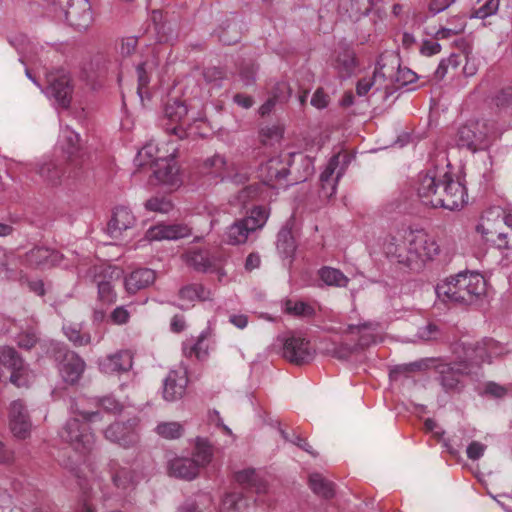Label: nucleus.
<instances>
[{
  "mask_svg": "<svg viewBox=\"0 0 512 512\" xmlns=\"http://www.w3.org/2000/svg\"><path fill=\"white\" fill-rule=\"evenodd\" d=\"M417 193L424 205L448 210L462 208L467 198L465 186L437 168L419 174Z\"/></svg>",
  "mask_w": 512,
  "mask_h": 512,
  "instance_id": "nucleus-1",
  "label": "nucleus"
},
{
  "mask_svg": "<svg viewBox=\"0 0 512 512\" xmlns=\"http://www.w3.org/2000/svg\"><path fill=\"white\" fill-rule=\"evenodd\" d=\"M436 293L444 301L471 305L485 293V280L478 273L460 272L438 284Z\"/></svg>",
  "mask_w": 512,
  "mask_h": 512,
  "instance_id": "nucleus-2",
  "label": "nucleus"
},
{
  "mask_svg": "<svg viewBox=\"0 0 512 512\" xmlns=\"http://www.w3.org/2000/svg\"><path fill=\"white\" fill-rule=\"evenodd\" d=\"M496 124L490 120H469L462 124L456 133V144L473 153L487 150L496 140Z\"/></svg>",
  "mask_w": 512,
  "mask_h": 512,
  "instance_id": "nucleus-3",
  "label": "nucleus"
},
{
  "mask_svg": "<svg viewBox=\"0 0 512 512\" xmlns=\"http://www.w3.org/2000/svg\"><path fill=\"white\" fill-rule=\"evenodd\" d=\"M79 414L83 420L76 417L68 419L59 435L74 450L85 454L92 450L95 443V437L91 432L89 423L100 419V412H80Z\"/></svg>",
  "mask_w": 512,
  "mask_h": 512,
  "instance_id": "nucleus-4",
  "label": "nucleus"
},
{
  "mask_svg": "<svg viewBox=\"0 0 512 512\" xmlns=\"http://www.w3.org/2000/svg\"><path fill=\"white\" fill-rule=\"evenodd\" d=\"M269 218V211L264 206L253 207L247 216L235 221L226 231V241L231 245H241L249 237L261 230Z\"/></svg>",
  "mask_w": 512,
  "mask_h": 512,
  "instance_id": "nucleus-5",
  "label": "nucleus"
},
{
  "mask_svg": "<svg viewBox=\"0 0 512 512\" xmlns=\"http://www.w3.org/2000/svg\"><path fill=\"white\" fill-rule=\"evenodd\" d=\"M503 225L512 230V214L496 209L482 216L476 230L482 234L486 242L492 243L499 249L508 248L506 241L508 234L502 230Z\"/></svg>",
  "mask_w": 512,
  "mask_h": 512,
  "instance_id": "nucleus-6",
  "label": "nucleus"
},
{
  "mask_svg": "<svg viewBox=\"0 0 512 512\" xmlns=\"http://www.w3.org/2000/svg\"><path fill=\"white\" fill-rule=\"evenodd\" d=\"M296 157L308 165V159L302 154L287 153L284 155L274 156L260 165V178L266 185L273 188L288 185L287 176L290 172L289 167L292 164V160H294ZM307 168L309 167L307 166ZM309 173L310 172L307 171V174Z\"/></svg>",
  "mask_w": 512,
  "mask_h": 512,
  "instance_id": "nucleus-7",
  "label": "nucleus"
},
{
  "mask_svg": "<svg viewBox=\"0 0 512 512\" xmlns=\"http://www.w3.org/2000/svg\"><path fill=\"white\" fill-rule=\"evenodd\" d=\"M52 354L64 382L71 385L76 384L84 373L85 361L64 345L54 346Z\"/></svg>",
  "mask_w": 512,
  "mask_h": 512,
  "instance_id": "nucleus-8",
  "label": "nucleus"
},
{
  "mask_svg": "<svg viewBox=\"0 0 512 512\" xmlns=\"http://www.w3.org/2000/svg\"><path fill=\"white\" fill-rule=\"evenodd\" d=\"M25 365L18 352L9 346L0 348V381L9 380L17 387L26 385Z\"/></svg>",
  "mask_w": 512,
  "mask_h": 512,
  "instance_id": "nucleus-9",
  "label": "nucleus"
},
{
  "mask_svg": "<svg viewBox=\"0 0 512 512\" xmlns=\"http://www.w3.org/2000/svg\"><path fill=\"white\" fill-rule=\"evenodd\" d=\"M279 340L283 345V357L290 363L304 365L313 360L315 351L300 333L291 331Z\"/></svg>",
  "mask_w": 512,
  "mask_h": 512,
  "instance_id": "nucleus-10",
  "label": "nucleus"
},
{
  "mask_svg": "<svg viewBox=\"0 0 512 512\" xmlns=\"http://www.w3.org/2000/svg\"><path fill=\"white\" fill-rule=\"evenodd\" d=\"M93 281L97 284L98 299L108 305L116 301V292L111 285V280L120 278L122 270L107 263L93 266L89 270Z\"/></svg>",
  "mask_w": 512,
  "mask_h": 512,
  "instance_id": "nucleus-11",
  "label": "nucleus"
},
{
  "mask_svg": "<svg viewBox=\"0 0 512 512\" xmlns=\"http://www.w3.org/2000/svg\"><path fill=\"white\" fill-rule=\"evenodd\" d=\"M138 425L136 417L113 422L104 430V437L125 449L135 447L139 443Z\"/></svg>",
  "mask_w": 512,
  "mask_h": 512,
  "instance_id": "nucleus-12",
  "label": "nucleus"
},
{
  "mask_svg": "<svg viewBox=\"0 0 512 512\" xmlns=\"http://www.w3.org/2000/svg\"><path fill=\"white\" fill-rule=\"evenodd\" d=\"M435 371L438 382L446 392H459L464 386L463 377L471 372L467 361L440 363L435 366Z\"/></svg>",
  "mask_w": 512,
  "mask_h": 512,
  "instance_id": "nucleus-13",
  "label": "nucleus"
},
{
  "mask_svg": "<svg viewBox=\"0 0 512 512\" xmlns=\"http://www.w3.org/2000/svg\"><path fill=\"white\" fill-rule=\"evenodd\" d=\"M48 86L46 94L52 97L62 107H68L71 98L73 87L71 85V78L64 70H57L50 72L46 75Z\"/></svg>",
  "mask_w": 512,
  "mask_h": 512,
  "instance_id": "nucleus-14",
  "label": "nucleus"
},
{
  "mask_svg": "<svg viewBox=\"0 0 512 512\" xmlns=\"http://www.w3.org/2000/svg\"><path fill=\"white\" fill-rule=\"evenodd\" d=\"M403 236L407 240V251L415 256H433L439 253L436 241L424 230H412L403 227Z\"/></svg>",
  "mask_w": 512,
  "mask_h": 512,
  "instance_id": "nucleus-15",
  "label": "nucleus"
},
{
  "mask_svg": "<svg viewBox=\"0 0 512 512\" xmlns=\"http://www.w3.org/2000/svg\"><path fill=\"white\" fill-rule=\"evenodd\" d=\"M62 12L68 24L79 31L86 30L93 22L91 5L88 0H72Z\"/></svg>",
  "mask_w": 512,
  "mask_h": 512,
  "instance_id": "nucleus-16",
  "label": "nucleus"
},
{
  "mask_svg": "<svg viewBox=\"0 0 512 512\" xmlns=\"http://www.w3.org/2000/svg\"><path fill=\"white\" fill-rule=\"evenodd\" d=\"M31 420L22 400H15L10 404L9 427L14 437L26 439L31 433Z\"/></svg>",
  "mask_w": 512,
  "mask_h": 512,
  "instance_id": "nucleus-17",
  "label": "nucleus"
},
{
  "mask_svg": "<svg viewBox=\"0 0 512 512\" xmlns=\"http://www.w3.org/2000/svg\"><path fill=\"white\" fill-rule=\"evenodd\" d=\"M135 225L136 217L132 211L125 206H118L113 210L106 231L112 239L118 240Z\"/></svg>",
  "mask_w": 512,
  "mask_h": 512,
  "instance_id": "nucleus-18",
  "label": "nucleus"
},
{
  "mask_svg": "<svg viewBox=\"0 0 512 512\" xmlns=\"http://www.w3.org/2000/svg\"><path fill=\"white\" fill-rule=\"evenodd\" d=\"M188 382L185 370H170L163 382V398L168 402L182 399Z\"/></svg>",
  "mask_w": 512,
  "mask_h": 512,
  "instance_id": "nucleus-19",
  "label": "nucleus"
},
{
  "mask_svg": "<svg viewBox=\"0 0 512 512\" xmlns=\"http://www.w3.org/2000/svg\"><path fill=\"white\" fill-rule=\"evenodd\" d=\"M191 229L185 224H157L150 227L145 234L149 242L161 240H177L190 236Z\"/></svg>",
  "mask_w": 512,
  "mask_h": 512,
  "instance_id": "nucleus-20",
  "label": "nucleus"
},
{
  "mask_svg": "<svg viewBox=\"0 0 512 512\" xmlns=\"http://www.w3.org/2000/svg\"><path fill=\"white\" fill-rule=\"evenodd\" d=\"M80 148V136L75 131L65 128L62 131V149L68 154L69 167H72L68 172V178H78L80 172L78 166L80 164L76 157L78 156Z\"/></svg>",
  "mask_w": 512,
  "mask_h": 512,
  "instance_id": "nucleus-21",
  "label": "nucleus"
},
{
  "mask_svg": "<svg viewBox=\"0 0 512 512\" xmlns=\"http://www.w3.org/2000/svg\"><path fill=\"white\" fill-rule=\"evenodd\" d=\"M340 155H334L330 158L325 170L320 175L322 193L325 197H331L336 192V184L344 174L345 168L339 166Z\"/></svg>",
  "mask_w": 512,
  "mask_h": 512,
  "instance_id": "nucleus-22",
  "label": "nucleus"
},
{
  "mask_svg": "<svg viewBox=\"0 0 512 512\" xmlns=\"http://www.w3.org/2000/svg\"><path fill=\"white\" fill-rule=\"evenodd\" d=\"M202 173L214 179L223 181L231 177V165L220 154L208 157L202 164Z\"/></svg>",
  "mask_w": 512,
  "mask_h": 512,
  "instance_id": "nucleus-23",
  "label": "nucleus"
},
{
  "mask_svg": "<svg viewBox=\"0 0 512 512\" xmlns=\"http://www.w3.org/2000/svg\"><path fill=\"white\" fill-rule=\"evenodd\" d=\"M156 272L149 268H139L130 273L125 279V288L128 293L135 294L154 283Z\"/></svg>",
  "mask_w": 512,
  "mask_h": 512,
  "instance_id": "nucleus-24",
  "label": "nucleus"
},
{
  "mask_svg": "<svg viewBox=\"0 0 512 512\" xmlns=\"http://www.w3.org/2000/svg\"><path fill=\"white\" fill-rule=\"evenodd\" d=\"M372 326V323L348 325L345 333L351 336V340H356L354 345L358 352L375 342L376 336L373 333L374 328Z\"/></svg>",
  "mask_w": 512,
  "mask_h": 512,
  "instance_id": "nucleus-25",
  "label": "nucleus"
},
{
  "mask_svg": "<svg viewBox=\"0 0 512 512\" xmlns=\"http://www.w3.org/2000/svg\"><path fill=\"white\" fill-rule=\"evenodd\" d=\"M199 469L200 467L197 462L192 458L178 457L169 462L170 475L184 480L196 478L199 474Z\"/></svg>",
  "mask_w": 512,
  "mask_h": 512,
  "instance_id": "nucleus-26",
  "label": "nucleus"
},
{
  "mask_svg": "<svg viewBox=\"0 0 512 512\" xmlns=\"http://www.w3.org/2000/svg\"><path fill=\"white\" fill-rule=\"evenodd\" d=\"M224 258H185V264L199 273H217L225 275L222 270Z\"/></svg>",
  "mask_w": 512,
  "mask_h": 512,
  "instance_id": "nucleus-27",
  "label": "nucleus"
},
{
  "mask_svg": "<svg viewBox=\"0 0 512 512\" xmlns=\"http://www.w3.org/2000/svg\"><path fill=\"white\" fill-rule=\"evenodd\" d=\"M333 66L339 77L343 79L350 77L356 68V58L353 50L344 48L338 51Z\"/></svg>",
  "mask_w": 512,
  "mask_h": 512,
  "instance_id": "nucleus-28",
  "label": "nucleus"
},
{
  "mask_svg": "<svg viewBox=\"0 0 512 512\" xmlns=\"http://www.w3.org/2000/svg\"><path fill=\"white\" fill-rule=\"evenodd\" d=\"M492 344V340L487 342H477L475 344L468 343L464 346V354L465 359L463 361H467L470 368L473 365H481L483 362L489 360L490 356L488 354L487 345Z\"/></svg>",
  "mask_w": 512,
  "mask_h": 512,
  "instance_id": "nucleus-29",
  "label": "nucleus"
},
{
  "mask_svg": "<svg viewBox=\"0 0 512 512\" xmlns=\"http://www.w3.org/2000/svg\"><path fill=\"white\" fill-rule=\"evenodd\" d=\"M153 166L155 167L153 170L154 176L159 182L168 185H175L177 183L178 170L167 158L157 160Z\"/></svg>",
  "mask_w": 512,
  "mask_h": 512,
  "instance_id": "nucleus-30",
  "label": "nucleus"
},
{
  "mask_svg": "<svg viewBox=\"0 0 512 512\" xmlns=\"http://www.w3.org/2000/svg\"><path fill=\"white\" fill-rule=\"evenodd\" d=\"M112 481L121 490L132 489L136 485L135 472L127 467H120L117 463L111 464Z\"/></svg>",
  "mask_w": 512,
  "mask_h": 512,
  "instance_id": "nucleus-31",
  "label": "nucleus"
},
{
  "mask_svg": "<svg viewBox=\"0 0 512 512\" xmlns=\"http://www.w3.org/2000/svg\"><path fill=\"white\" fill-rule=\"evenodd\" d=\"M178 296L181 300L187 302L212 300L211 291L204 285L198 283L187 284L181 287L178 291Z\"/></svg>",
  "mask_w": 512,
  "mask_h": 512,
  "instance_id": "nucleus-32",
  "label": "nucleus"
},
{
  "mask_svg": "<svg viewBox=\"0 0 512 512\" xmlns=\"http://www.w3.org/2000/svg\"><path fill=\"white\" fill-rule=\"evenodd\" d=\"M132 364V355L128 351H120L107 357L104 368L106 372H126Z\"/></svg>",
  "mask_w": 512,
  "mask_h": 512,
  "instance_id": "nucleus-33",
  "label": "nucleus"
},
{
  "mask_svg": "<svg viewBox=\"0 0 512 512\" xmlns=\"http://www.w3.org/2000/svg\"><path fill=\"white\" fill-rule=\"evenodd\" d=\"M309 486L316 495L324 499H331L335 495L333 482L327 480L320 473H313L309 476Z\"/></svg>",
  "mask_w": 512,
  "mask_h": 512,
  "instance_id": "nucleus-34",
  "label": "nucleus"
},
{
  "mask_svg": "<svg viewBox=\"0 0 512 512\" xmlns=\"http://www.w3.org/2000/svg\"><path fill=\"white\" fill-rule=\"evenodd\" d=\"M37 172L42 180L50 185L60 184L65 174L63 169L54 161L42 163L39 165Z\"/></svg>",
  "mask_w": 512,
  "mask_h": 512,
  "instance_id": "nucleus-35",
  "label": "nucleus"
},
{
  "mask_svg": "<svg viewBox=\"0 0 512 512\" xmlns=\"http://www.w3.org/2000/svg\"><path fill=\"white\" fill-rule=\"evenodd\" d=\"M276 248L279 254L293 256L297 244L290 228L283 227L277 234Z\"/></svg>",
  "mask_w": 512,
  "mask_h": 512,
  "instance_id": "nucleus-36",
  "label": "nucleus"
},
{
  "mask_svg": "<svg viewBox=\"0 0 512 512\" xmlns=\"http://www.w3.org/2000/svg\"><path fill=\"white\" fill-rule=\"evenodd\" d=\"M188 109L183 101L178 98L169 99L165 104V117L172 123H179L187 115Z\"/></svg>",
  "mask_w": 512,
  "mask_h": 512,
  "instance_id": "nucleus-37",
  "label": "nucleus"
},
{
  "mask_svg": "<svg viewBox=\"0 0 512 512\" xmlns=\"http://www.w3.org/2000/svg\"><path fill=\"white\" fill-rule=\"evenodd\" d=\"M212 456L213 449L210 443L206 439L198 437L192 459L197 462L199 467H205L210 463Z\"/></svg>",
  "mask_w": 512,
  "mask_h": 512,
  "instance_id": "nucleus-38",
  "label": "nucleus"
},
{
  "mask_svg": "<svg viewBox=\"0 0 512 512\" xmlns=\"http://www.w3.org/2000/svg\"><path fill=\"white\" fill-rule=\"evenodd\" d=\"M234 479L240 485H243L247 488H255L257 493L266 492V484L259 482L256 479L255 471L253 469H244L236 472L234 474Z\"/></svg>",
  "mask_w": 512,
  "mask_h": 512,
  "instance_id": "nucleus-39",
  "label": "nucleus"
},
{
  "mask_svg": "<svg viewBox=\"0 0 512 512\" xmlns=\"http://www.w3.org/2000/svg\"><path fill=\"white\" fill-rule=\"evenodd\" d=\"M386 77L395 82L396 87L400 88L411 84L417 80V74L407 67H401L397 62V71L395 73H387Z\"/></svg>",
  "mask_w": 512,
  "mask_h": 512,
  "instance_id": "nucleus-40",
  "label": "nucleus"
},
{
  "mask_svg": "<svg viewBox=\"0 0 512 512\" xmlns=\"http://www.w3.org/2000/svg\"><path fill=\"white\" fill-rule=\"evenodd\" d=\"M258 65L252 61H243L239 66V78L244 86H251L256 81Z\"/></svg>",
  "mask_w": 512,
  "mask_h": 512,
  "instance_id": "nucleus-41",
  "label": "nucleus"
},
{
  "mask_svg": "<svg viewBox=\"0 0 512 512\" xmlns=\"http://www.w3.org/2000/svg\"><path fill=\"white\" fill-rule=\"evenodd\" d=\"M285 312L293 316L311 317L315 314L314 308L308 303L298 301L294 302L290 299L285 301Z\"/></svg>",
  "mask_w": 512,
  "mask_h": 512,
  "instance_id": "nucleus-42",
  "label": "nucleus"
},
{
  "mask_svg": "<svg viewBox=\"0 0 512 512\" xmlns=\"http://www.w3.org/2000/svg\"><path fill=\"white\" fill-rule=\"evenodd\" d=\"M319 274L322 281L327 285L345 286L348 282L344 274L335 268L323 267Z\"/></svg>",
  "mask_w": 512,
  "mask_h": 512,
  "instance_id": "nucleus-43",
  "label": "nucleus"
},
{
  "mask_svg": "<svg viewBox=\"0 0 512 512\" xmlns=\"http://www.w3.org/2000/svg\"><path fill=\"white\" fill-rule=\"evenodd\" d=\"M183 431V426L178 422H161L156 427L157 434L165 439H177Z\"/></svg>",
  "mask_w": 512,
  "mask_h": 512,
  "instance_id": "nucleus-44",
  "label": "nucleus"
},
{
  "mask_svg": "<svg viewBox=\"0 0 512 512\" xmlns=\"http://www.w3.org/2000/svg\"><path fill=\"white\" fill-rule=\"evenodd\" d=\"M144 207L147 211L158 212V213H169L173 209L172 202L163 196H155L148 199Z\"/></svg>",
  "mask_w": 512,
  "mask_h": 512,
  "instance_id": "nucleus-45",
  "label": "nucleus"
},
{
  "mask_svg": "<svg viewBox=\"0 0 512 512\" xmlns=\"http://www.w3.org/2000/svg\"><path fill=\"white\" fill-rule=\"evenodd\" d=\"M491 103L498 108L512 106V84L497 89L491 96Z\"/></svg>",
  "mask_w": 512,
  "mask_h": 512,
  "instance_id": "nucleus-46",
  "label": "nucleus"
},
{
  "mask_svg": "<svg viewBox=\"0 0 512 512\" xmlns=\"http://www.w3.org/2000/svg\"><path fill=\"white\" fill-rule=\"evenodd\" d=\"M245 505V500L242 492H229L222 500V511H240L242 506Z\"/></svg>",
  "mask_w": 512,
  "mask_h": 512,
  "instance_id": "nucleus-47",
  "label": "nucleus"
},
{
  "mask_svg": "<svg viewBox=\"0 0 512 512\" xmlns=\"http://www.w3.org/2000/svg\"><path fill=\"white\" fill-rule=\"evenodd\" d=\"M157 147L152 144L148 143L146 144L139 152L136 158V161L138 162V165L144 166V165H151L153 166L156 164V161L161 160L162 157H158L156 155Z\"/></svg>",
  "mask_w": 512,
  "mask_h": 512,
  "instance_id": "nucleus-48",
  "label": "nucleus"
},
{
  "mask_svg": "<svg viewBox=\"0 0 512 512\" xmlns=\"http://www.w3.org/2000/svg\"><path fill=\"white\" fill-rule=\"evenodd\" d=\"M63 331L66 337L77 347L88 345L91 342L90 334L81 333L80 329L75 326H64Z\"/></svg>",
  "mask_w": 512,
  "mask_h": 512,
  "instance_id": "nucleus-49",
  "label": "nucleus"
},
{
  "mask_svg": "<svg viewBox=\"0 0 512 512\" xmlns=\"http://www.w3.org/2000/svg\"><path fill=\"white\" fill-rule=\"evenodd\" d=\"M384 68L385 66L380 67V69H376L372 76L362 78L357 82L356 93L358 96H365L375 84L377 77L381 76L386 78V71H384Z\"/></svg>",
  "mask_w": 512,
  "mask_h": 512,
  "instance_id": "nucleus-50",
  "label": "nucleus"
},
{
  "mask_svg": "<svg viewBox=\"0 0 512 512\" xmlns=\"http://www.w3.org/2000/svg\"><path fill=\"white\" fill-rule=\"evenodd\" d=\"M442 336V331L440 327L433 323L429 322L425 326L420 327L417 332V337L423 341H436Z\"/></svg>",
  "mask_w": 512,
  "mask_h": 512,
  "instance_id": "nucleus-51",
  "label": "nucleus"
},
{
  "mask_svg": "<svg viewBox=\"0 0 512 512\" xmlns=\"http://www.w3.org/2000/svg\"><path fill=\"white\" fill-rule=\"evenodd\" d=\"M500 0H487L482 6L475 9L471 15L473 18L485 19L497 13Z\"/></svg>",
  "mask_w": 512,
  "mask_h": 512,
  "instance_id": "nucleus-52",
  "label": "nucleus"
},
{
  "mask_svg": "<svg viewBox=\"0 0 512 512\" xmlns=\"http://www.w3.org/2000/svg\"><path fill=\"white\" fill-rule=\"evenodd\" d=\"M456 24L453 27H443L435 33L437 39H446L460 34L465 29V22L462 17H455Z\"/></svg>",
  "mask_w": 512,
  "mask_h": 512,
  "instance_id": "nucleus-53",
  "label": "nucleus"
},
{
  "mask_svg": "<svg viewBox=\"0 0 512 512\" xmlns=\"http://www.w3.org/2000/svg\"><path fill=\"white\" fill-rule=\"evenodd\" d=\"M270 96L279 103L288 101L291 96V88L287 82H277L271 89Z\"/></svg>",
  "mask_w": 512,
  "mask_h": 512,
  "instance_id": "nucleus-54",
  "label": "nucleus"
},
{
  "mask_svg": "<svg viewBox=\"0 0 512 512\" xmlns=\"http://www.w3.org/2000/svg\"><path fill=\"white\" fill-rule=\"evenodd\" d=\"M459 65V56L456 54L450 55V57L446 59H442L435 71V78L437 80H442L447 74L448 68L451 66L453 68H457Z\"/></svg>",
  "mask_w": 512,
  "mask_h": 512,
  "instance_id": "nucleus-55",
  "label": "nucleus"
},
{
  "mask_svg": "<svg viewBox=\"0 0 512 512\" xmlns=\"http://www.w3.org/2000/svg\"><path fill=\"white\" fill-rule=\"evenodd\" d=\"M358 353L354 344L341 343L333 348L331 355L340 360H347L351 355Z\"/></svg>",
  "mask_w": 512,
  "mask_h": 512,
  "instance_id": "nucleus-56",
  "label": "nucleus"
},
{
  "mask_svg": "<svg viewBox=\"0 0 512 512\" xmlns=\"http://www.w3.org/2000/svg\"><path fill=\"white\" fill-rule=\"evenodd\" d=\"M206 338V335L204 333H201L196 342L189 348V351L186 352L188 356L195 355V357L198 360L204 359L207 355V347L204 346V340Z\"/></svg>",
  "mask_w": 512,
  "mask_h": 512,
  "instance_id": "nucleus-57",
  "label": "nucleus"
},
{
  "mask_svg": "<svg viewBox=\"0 0 512 512\" xmlns=\"http://www.w3.org/2000/svg\"><path fill=\"white\" fill-rule=\"evenodd\" d=\"M203 77L207 83L219 86L220 82L226 77V73L220 67H208L204 69Z\"/></svg>",
  "mask_w": 512,
  "mask_h": 512,
  "instance_id": "nucleus-58",
  "label": "nucleus"
},
{
  "mask_svg": "<svg viewBox=\"0 0 512 512\" xmlns=\"http://www.w3.org/2000/svg\"><path fill=\"white\" fill-rule=\"evenodd\" d=\"M428 367V364L424 360L415 361L408 364H403L396 366V368L391 372V375L396 374H407L411 372L425 370Z\"/></svg>",
  "mask_w": 512,
  "mask_h": 512,
  "instance_id": "nucleus-59",
  "label": "nucleus"
},
{
  "mask_svg": "<svg viewBox=\"0 0 512 512\" xmlns=\"http://www.w3.org/2000/svg\"><path fill=\"white\" fill-rule=\"evenodd\" d=\"M98 404L104 411L108 413L117 414L120 413L123 409L121 403L111 396L100 398Z\"/></svg>",
  "mask_w": 512,
  "mask_h": 512,
  "instance_id": "nucleus-60",
  "label": "nucleus"
},
{
  "mask_svg": "<svg viewBox=\"0 0 512 512\" xmlns=\"http://www.w3.org/2000/svg\"><path fill=\"white\" fill-rule=\"evenodd\" d=\"M239 33L236 29V25H228L226 30H223L219 34V40L225 45H232L239 41Z\"/></svg>",
  "mask_w": 512,
  "mask_h": 512,
  "instance_id": "nucleus-61",
  "label": "nucleus"
},
{
  "mask_svg": "<svg viewBox=\"0 0 512 512\" xmlns=\"http://www.w3.org/2000/svg\"><path fill=\"white\" fill-rule=\"evenodd\" d=\"M130 319V313L124 306L116 307L110 314V320L117 325L126 324Z\"/></svg>",
  "mask_w": 512,
  "mask_h": 512,
  "instance_id": "nucleus-62",
  "label": "nucleus"
},
{
  "mask_svg": "<svg viewBox=\"0 0 512 512\" xmlns=\"http://www.w3.org/2000/svg\"><path fill=\"white\" fill-rule=\"evenodd\" d=\"M259 192V186L257 184L248 185L242 188L238 193V200L244 205L249 200L254 199Z\"/></svg>",
  "mask_w": 512,
  "mask_h": 512,
  "instance_id": "nucleus-63",
  "label": "nucleus"
},
{
  "mask_svg": "<svg viewBox=\"0 0 512 512\" xmlns=\"http://www.w3.org/2000/svg\"><path fill=\"white\" fill-rule=\"evenodd\" d=\"M486 446L478 441L471 442L466 450L467 457L471 460H478L483 456Z\"/></svg>",
  "mask_w": 512,
  "mask_h": 512,
  "instance_id": "nucleus-64",
  "label": "nucleus"
}]
</instances>
